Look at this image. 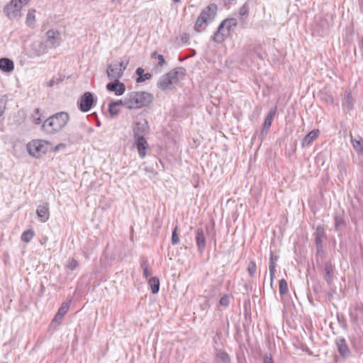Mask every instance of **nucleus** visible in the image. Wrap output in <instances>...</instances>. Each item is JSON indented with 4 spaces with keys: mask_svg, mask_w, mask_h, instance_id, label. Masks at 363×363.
Listing matches in <instances>:
<instances>
[{
    "mask_svg": "<svg viewBox=\"0 0 363 363\" xmlns=\"http://www.w3.org/2000/svg\"><path fill=\"white\" fill-rule=\"evenodd\" d=\"M69 119V116L67 112L57 113L43 122L40 130L45 134L54 135L60 132L67 125Z\"/></svg>",
    "mask_w": 363,
    "mask_h": 363,
    "instance_id": "1",
    "label": "nucleus"
},
{
    "mask_svg": "<svg viewBox=\"0 0 363 363\" xmlns=\"http://www.w3.org/2000/svg\"><path fill=\"white\" fill-rule=\"evenodd\" d=\"M238 26V21L235 18H227L222 21L216 30L211 36V40L216 43L220 44L228 38L231 36L232 33Z\"/></svg>",
    "mask_w": 363,
    "mask_h": 363,
    "instance_id": "2",
    "label": "nucleus"
},
{
    "mask_svg": "<svg viewBox=\"0 0 363 363\" xmlns=\"http://www.w3.org/2000/svg\"><path fill=\"white\" fill-rule=\"evenodd\" d=\"M186 72L183 67H177L170 70L160 78L157 86L163 91L171 89V86L177 84L180 79L186 75Z\"/></svg>",
    "mask_w": 363,
    "mask_h": 363,
    "instance_id": "3",
    "label": "nucleus"
},
{
    "mask_svg": "<svg viewBox=\"0 0 363 363\" xmlns=\"http://www.w3.org/2000/svg\"><path fill=\"white\" fill-rule=\"evenodd\" d=\"M217 5L216 4H211L204 9H203L198 16L195 24L194 30L196 33H201L200 28L204 24L207 23L208 21H213L216 15Z\"/></svg>",
    "mask_w": 363,
    "mask_h": 363,
    "instance_id": "4",
    "label": "nucleus"
},
{
    "mask_svg": "<svg viewBox=\"0 0 363 363\" xmlns=\"http://www.w3.org/2000/svg\"><path fill=\"white\" fill-rule=\"evenodd\" d=\"M50 143L44 140H33L27 144V150L33 157L39 158L48 151Z\"/></svg>",
    "mask_w": 363,
    "mask_h": 363,
    "instance_id": "5",
    "label": "nucleus"
},
{
    "mask_svg": "<svg viewBox=\"0 0 363 363\" xmlns=\"http://www.w3.org/2000/svg\"><path fill=\"white\" fill-rule=\"evenodd\" d=\"M96 99L93 93L86 91L84 93L77 101L78 108L83 113L89 111L96 104Z\"/></svg>",
    "mask_w": 363,
    "mask_h": 363,
    "instance_id": "6",
    "label": "nucleus"
},
{
    "mask_svg": "<svg viewBox=\"0 0 363 363\" xmlns=\"http://www.w3.org/2000/svg\"><path fill=\"white\" fill-rule=\"evenodd\" d=\"M131 99L134 101L135 106L140 108L150 104L152 101V95L145 91L131 92Z\"/></svg>",
    "mask_w": 363,
    "mask_h": 363,
    "instance_id": "7",
    "label": "nucleus"
},
{
    "mask_svg": "<svg viewBox=\"0 0 363 363\" xmlns=\"http://www.w3.org/2000/svg\"><path fill=\"white\" fill-rule=\"evenodd\" d=\"M21 7L22 1L21 0H12L4 7V12L11 20L19 15Z\"/></svg>",
    "mask_w": 363,
    "mask_h": 363,
    "instance_id": "8",
    "label": "nucleus"
},
{
    "mask_svg": "<svg viewBox=\"0 0 363 363\" xmlns=\"http://www.w3.org/2000/svg\"><path fill=\"white\" fill-rule=\"evenodd\" d=\"M206 234H208V228L205 233L203 228H197L195 235V241L198 252L202 255L206 247Z\"/></svg>",
    "mask_w": 363,
    "mask_h": 363,
    "instance_id": "9",
    "label": "nucleus"
},
{
    "mask_svg": "<svg viewBox=\"0 0 363 363\" xmlns=\"http://www.w3.org/2000/svg\"><path fill=\"white\" fill-rule=\"evenodd\" d=\"M46 44L50 48H55L61 43L60 33L55 29L48 30L46 33Z\"/></svg>",
    "mask_w": 363,
    "mask_h": 363,
    "instance_id": "10",
    "label": "nucleus"
},
{
    "mask_svg": "<svg viewBox=\"0 0 363 363\" xmlns=\"http://www.w3.org/2000/svg\"><path fill=\"white\" fill-rule=\"evenodd\" d=\"M335 267L331 261H327L324 263L323 277L328 286H330L335 279Z\"/></svg>",
    "mask_w": 363,
    "mask_h": 363,
    "instance_id": "11",
    "label": "nucleus"
},
{
    "mask_svg": "<svg viewBox=\"0 0 363 363\" xmlns=\"http://www.w3.org/2000/svg\"><path fill=\"white\" fill-rule=\"evenodd\" d=\"M335 343L337 347V351L342 358L345 359L351 356V351L348 347V345L345 337H337L335 340Z\"/></svg>",
    "mask_w": 363,
    "mask_h": 363,
    "instance_id": "12",
    "label": "nucleus"
},
{
    "mask_svg": "<svg viewBox=\"0 0 363 363\" xmlns=\"http://www.w3.org/2000/svg\"><path fill=\"white\" fill-rule=\"evenodd\" d=\"M71 300L63 302L58 308L57 312L52 318L50 326H56L60 324L65 315L67 314Z\"/></svg>",
    "mask_w": 363,
    "mask_h": 363,
    "instance_id": "13",
    "label": "nucleus"
},
{
    "mask_svg": "<svg viewBox=\"0 0 363 363\" xmlns=\"http://www.w3.org/2000/svg\"><path fill=\"white\" fill-rule=\"evenodd\" d=\"M133 138L145 137L149 132V125L147 120L137 121L133 128Z\"/></svg>",
    "mask_w": 363,
    "mask_h": 363,
    "instance_id": "14",
    "label": "nucleus"
},
{
    "mask_svg": "<svg viewBox=\"0 0 363 363\" xmlns=\"http://www.w3.org/2000/svg\"><path fill=\"white\" fill-rule=\"evenodd\" d=\"M107 91L113 92L116 96H121L125 91V85L124 83L118 80H112L106 86Z\"/></svg>",
    "mask_w": 363,
    "mask_h": 363,
    "instance_id": "15",
    "label": "nucleus"
},
{
    "mask_svg": "<svg viewBox=\"0 0 363 363\" xmlns=\"http://www.w3.org/2000/svg\"><path fill=\"white\" fill-rule=\"evenodd\" d=\"M134 138V146L137 148L139 157L141 159L145 158L146 155V150L149 147L147 140L145 137H138Z\"/></svg>",
    "mask_w": 363,
    "mask_h": 363,
    "instance_id": "16",
    "label": "nucleus"
},
{
    "mask_svg": "<svg viewBox=\"0 0 363 363\" xmlns=\"http://www.w3.org/2000/svg\"><path fill=\"white\" fill-rule=\"evenodd\" d=\"M118 67L116 63L108 65L106 73L109 80H118L123 77L121 68Z\"/></svg>",
    "mask_w": 363,
    "mask_h": 363,
    "instance_id": "17",
    "label": "nucleus"
},
{
    "mask_svg": "<svg viewBox=\"0 0 363 363\" xmlns=\"http://www.w3.org/2000/svg\"><path fill=\"white\" fill-rule=\"evenodd\" d=\"M36 214L38 219L43 222H46L50 217L49 205L48 203H45L43 205L38 206L36 210Z\"/></svg>",
    "mask_w": 363,
    "mask_h": 363,
    "instance_id": "18",
    "label": "nucleus"
},
{
    "mask_svg": "<svg viewBox=\"0 0 363 363\" xmlns=\"http://www.w3.org/2000/svg\"><path fill=\"white\" fill-rule=\"evenodd\" d=\"M318 129H313L310 131L302 140V147H308L319 136Z\"/></svg>",
    "mask_w": 363,
    "mask_h": 363,
    "instance_id": "19",
    "label": "nucleus"
},
{
    "mask_svg": "<svg viewBox=\"0 0 363 363\" xmlns=\"http://www.w3.org/2000/svg\"><path fill=\"white\" fill-rule=\"evenodd\" d=\"M313 235L315 246L323 245V240L326 238L324 227L321 225H318Z\"/></svg>",
    "mask_w": 363,
    "mask_h": 363,
    "instance_id": "20",
    "label": "nucleus"
},
{
    "mask_svg": "<svg viewBox=\"0 0 363 363\" xmlns=\"http://www.w3.org/2000/svg\"><path fill=\"white\" fill-rule=\"evenodd\" d=\"M354 102L355 100L352 98L351 92L346 91L344 94L343 108L347 111H352L354 108Z\"/></svg>",
    "mask_w": 363,
    "mask_h": 363,
    "instance_id": "21",
    "label": "nucleus"
},
{
    "mask_svg": "<svg viewBox=\"0 0 363 363\" xmlns=\"http://www.w3.org/2000/svg\"><path fill=\"white\" fill-rule=\"evenodd\" d=\"M14 69L13 60L7 57L0 59V69L4 72H11Z\"/></svg>",
    "mask_w": 363,
    "mask_h": 363,
    "instance_id": "22",
    "label": "nucleus"
},
{
    "mask_svg": "<svg viewBox=\"0 0 363 363\" xmlns=\"http://www.w3.org/2000/svg\"><path fill=\"white\" fill-rule=\"evenodd\" d=\"M147 281V284L151 289V292L153 294H156L160 291V279L157 277H152Z\"/></svg>",
    "mask_w": 363,
    "mask_h": 363,
    "instance_id": "23",
    "label": "nucleus"
},
{
    "mask_svg": "<svg viewBox=\"0 0 363 363\" xmlns=\"http://www.w3.org/2000/svg\"><path fill=\"white\" fill-rule=\"evenodd\" d=\"M277 111V107L271 108L269 113H267L266 118H264V121L263 123V127L266 128H270L273 119L275 116Z\"/></svg>",
    "mask_w": 363,
    "mask_h": 363,
    "instance_id": "24",
    "label": "nucleus"
},
{
    "mask_svg": "<svg viewBox=\"0 0 363 363\" xmlns=\"http://www.w3.org/2000/svg\"><path fill=\"white\" fill-rule=\"evenodd\" d=\"M135 74L138 75L136 82L138 83H142L151 78L152 75L150 73L144 74V69L142 67L136 69Z\"/></svg>",
    "mask_w": 363,
    "mask_h": 363,
    "instance_id": "25",
    "label": "nucleus"
},
{
    "mask_svg": "<svg viewBox=\"0 0 363 363\" xmlns=\"http://www.w3.org/2000/svg\"><path fill=\"white\" fill-rule=\"evenodd\" d=\"M346 226V222L344 216L341 214H336L334 217V228L335 230L337 231L340 228Z\"/></svg>",
    "mask_w": 363,
    "mask_h": 363,
    "instance_id": "26",
    "label": "nucleus"
},
{
    "mask_svg": "<svg viewBox=\"0 0 363 363\" xmlns=\"http://www.w3.org/2000/svg\"><path fill=\"white\" fill-rule=\"evenodd\" d=\"M215 355L216 358L219 359L223 363L230 362V355L224 350H216Z\"/></svg>",
    "mask_w": 363,
    "mask_h": 363,
    "instance_id": "27",
    "label": "nucleus"
},
{
    "mask_svg": "<svg viewBox=\"0 0 363 363\" xmlns=\"http://www.w3.org/2000/svg\"><path fill=\"white\" fill-rule=\"evenodd\" d=\"M351 143L356 150V152L359 154H363V140L361 138L359 140L351 138Z\"/></svg>",
    "mask_w": 363,
    "mask_h": 363,
    "instance_id": "28",
    "label": "nucleus"
},
{
    "mask_svg": "<svg viewBox=\"0 0 363 363\" xmlns=\"http://www.w3.org/2000/svg\"><path fill=\"white\" fill-rule=\"evenodd\" d=\"M34 231L32 229L24 231L21 237L22 241L29 242L34 236Z\"/></svg>",
    "mask_w": 363,
    "mask_h": 363,
    "instance_id": "29",
    "label": "nucleus"
},
{
    "mask_svg": "<svg viewBox=\"0 0 363 363\" xmlns=\"http://www.w3.org/2000/svg\"><path fill=\"white\" fill-rule=\"evenodd\" d=\"M288 284L284 279H281L279 282V292L281 296L285 295L288 292Z\"/></svg>",
    "mask_w": 363,
    "mask_h": 363,
    "instance_id": "30",
    "label": "nucleus"
},
{
    "mask_svg": "<svg viewBox=\"0 0 363 363\" xmlns=\"http://www.w3.org/2000/svg\"><path fill=\"white\" fill-rule=\"evenodd\" d=\"M32 122L35 125H40L42 123V119L40 116V109L35 108V112L32 114L30 118Z\"/></svg>",
    "mask_w": 363,
    "mask_h": 363,
    "instance_id": "31",
    "label": "nucleus"
},
{
    "mask_svg": "<svg viewBox=\"0 0 363 363\" xmlns=\"http://www.w3.org/2000/svg\"><path fill=\"white\" fill-rule=\"evenodd\" d=\"M125 107L128 109H136V104H135L134 101L131 99V93H130L127 97L125 98Z\"/></svg>",
    "mask_w": 363,
    "mask_h": 363,
    "instance_id": "32",
    "label": "nucleus"
},
{
    "mask_svg": "<svg viewBox=\"0 0 363 363\" xmlns=\"http://www.w3.org/2000/svg\"><path fill=\"white\" fill-rule=\"evenodd\" d=\"M257 269V265L254 260H251L247 266V272L251 277H254Z\"/></svg>",
    "mask_w": 363,
    "mask_h": 363,
    "instance_id": "33",
    "label": "nucleus"
},
{
    "mask_svg": "<svg viewBox=\"0 0 363 363\" xmlns=\"http://www.w3.org/2000/svg\"><path fill=\"white\" fill-rule=\"evenodd\" d=\"M35 11H29L26 16V23L30 27H33L35 24V15H34Z\"/></svg>",
    "mask_w": 363,
    "mask_h": 363,
    "instance_id": "34",
    "label": "nucleus"
},
{
    "mask_svg": "<svg viewBox=\"0 0 363 363\" xmlns=\"http://www.w3.org/2000/svg\"><path fill=\"white\" fill-rule=\"evenodd\" d=\"M325 255V250L323 245L316 246V262H318L320 259H323Z\"/></svg>",
    "mask_w": 363,
    "mask_h": 363,
    "instance_id": "35",
    "label": "nucleus"
},
{
    "mask_svg": "<svg viewBox=\"0 0 363 363\" xmlns=\"http://www.w3.org/2000/svg\"><path fill=\"white\" fill-rule=\"evenodd\" d=\"M151 57L158 60L157 66L162 67L164 64L166 63L164 56L162 55L157 54L156 51H154L151 54Z\"/></svg>",
    "mask_w": 363,
    "mask_h": 363,
    "instance_id": "36",
    "label": "nucleus"
},
{
    "mask_svg": "<svg viewBox=\"0 0 363 363\" xmlns=\"http://www.w3.org/2000/svg\"><path fill=\"white\" fill-rule=\"evenodd\" d=\"M249 4L245 2L239 9V14L240 16H247L249 15Z\"/></svg>",
    "mask_w": 363,
    "mask_h": 363,
    "instance_id": "37",
    "label": "nucleus"
},
{
    "mask_svg": "<svg viewBox=\"0 0 363 363\" xmlns=\"http://www.w3.org/2000/svg\"><path fill=\"white\" fill-rule=\"evenodd\" d=\"M178 226L176 225L172 233L171 242L173 245H176L179 242V238L177 235Z\"/></svg>",
    "mask_w": 363,
    "mask_h": 363,
    "instance_id": "38",
    "label": "nucleus"
},
{
    "mask_svg": "<svg viewBox=\"0 0 363 363\" xmlns=\"http://www.w3.org/2000/svg\"><path fill=\"white\" fill-rule=\"evenodd\" d=\"M230 304V296L228 294L223 295L219 300V306L225 308L228 307Z\"/></svg>",
    "mask_w": 363,
    "mask_h": 363,
    "instance_id": "39",
    "label": "nucleus"
},
{
    "mask_svg": "<svg viewBox=\"0 0 363 363\" xmlns=\"http://www.w3.org/2000/svg\"><path fill=\"white\" fill-rule=\"evenodd\" d=\"M63 80V77L61 76L53 77L48 82V86L52 87L55 85L59 84Z\"/></svg>",
    "mask_w": 363,
    "mask_h": 363,
    "instance_id": "40",
    "label": "nucleus"
},
{
    "mask_svg": "<svg viewBox=\"0 0 363 363\" xmlns=\"http://www.w3.org/2000/svg\"><path fill=\"white\" fill-rule=\"evenodd\" d=\"M349 315H350L351 323L353 325L358 324L359 320L360 318H362L357 313H356L354 311H350Z\"/></svg>",
    "mask_w": 363,
    "mask_h": 363,
    "instance_id": "41",
    "label": "nucleus"
},
{
    "mask_svg": "<svg viewBox=\"0 0 363 363\" xmlns=\"http://www.w3.org/2000/svg\"><path fill=\"white\" fill-rule=\"evenodd\" d=\"M66 266L68 269L73 271L79 266V262L75 259L71 258L67 261Z\"/></svg>",
    "mask_w": 363,
    "mask_h": 363,
    "instance_id": "42",
    "label": "nucleus"
},
{
    "mask_svg": "<svg viewBox=\"0 0 363 363\" xmlns=\"http://www.w3.org/2000/svg\"><path fill=\"white\" fill-rule=\"evenodd\" d=\"M128 63H129V60H128V59H126V57H125V60L121 59L119 62L116 63V65L118 66V67L121 68L123 75L124 71L127 68Z\"/></svg>",
    "mask_w": 363,
    "mask_h": 363,
    "instance_id": "43",
    "label": "nucleus"
},
{
    "mask_svg": "<svg viewBox=\"0 0 363 363\" xmlns=\"http://www.w3.org/2000/svg\"><path fill=\"white\" fill-rule=\"evenodd\" d=\"M269 274H270V284H271V286H272L273 281L274 279L275 272H276V265H274L273 263L269 264Z\"/></svg>",
    "mask_w": 363,
    "mask_h": 363,
    "instance_id": "44",
    "label": "nucleus"
},
{
    "mask_svg": "<svg viewBox=\"0 0 363 363\" xmlns=\"http://www.w3.org/2000/svg\"><path fill=\"white\" fill-rule=\"evenodd\" d=\"M108 113L111 116H113L117 115L119 113V110L116 108V107L113 105L111 102L108 104Z\"/></svg>",
    "mask_w": 363,
    "mask_h": 363,
    "instance_id": "45",
    "label": "nucleus"
},
{
    "mask_svg": "<svg viewBox=\"0 0 363 363\" xmlns=\"http://www.w3.org/2000/svg\"><path fill=\"white\" fill-rule=\"evenodd\" d=\"M321 99L325 101L326 103L332 104L333 102V97L331 94H329L328 93H323Z\"/></svg>",
    "mask_w": 363,
    "mask_h": 363,
    "instance_id": "46",
    "label": "nucleus"
},
{
    "mask_svg": "<svg viewBox=\"0 0 363 363\" xmlns=\"http://www.w3.org/2000/svg\"><path fill=\"white\" fill-rule=\"evenodd\" d=\"M263 363H275L271 353H265L264 354Z\"/></svg>",
    "mask_w": 363,
    "mask_h": 363,
    "instance_id": "47",
    "label": "nucleus"
},
{
    "mask_svg": "<svg viewBox=\"0 0 363 363\" xmlns=\"http://www.w3.org/2000/svg\"><path fill=\"white\" fill-rule=\"evenodd\" d=\"M181 40L184 45L189 44V35L186 33H183L181 35Z\"/></svg>",
    "mask_w": 363,
    "mask_h": 363,
    "instance_id": "48",
    "label": "nucleus"
},
{
    "mask_svg": "<svg viewBox=\"0 0 363 363\" xmlns=\"http://www.w3.org/2000/svg\"><path fill=\"white\" fill-rule=\"evenodd\" d=\"M269 128H266L264 127H262V129L259 135V138L261 141H262L264 139V138L266 137V135H267V133L269 132Z\"/></svg>",
    "mask_w": 363,
    "mask_h": 363,
    "instance_id": "49",
    "label": "nucleus"
},
{
    "mask_svg": "<svg viewBox=\"0 0 363 363\" xmlns=\"http://www.w3.org/2000/svg\"><path fill=\"white\" fill-rule=\"evenodd\" d=\"M354 311L357 313L362 318H363V305H356Z\"/></svg>",
    "mask_w": 363,
    "mask_h": 363,
    "instance_id": "50",
    "label": "nucleus"
},
{
    "mask_svg": "<svg viewBox=\"0 0 363 363\" xmlns=\"http://www.w3.org/2000/svg\"><path fill=\"white\" fill-rule=\"evenodd\" d=\"M140 267L143 270L145 269L149 268V262L148 260L145 258H143L140 261Z\"/></svg>",
    "mask_w": 363,
    "mask_h": 363,
    "instance_id": "51",
    "label": "nucleus"
},
{
    "mask_svg": "<svg viewBox=\"0 0 363 363\" xmlns=\"http://www.w3.org/2000/svg\"><path fill=\"white\" fill-rule=\"evenodd\" d=\"M278 256L274 255V253L271 251L270 252V257H269V264L273 263L274 265H276V262L278 260Z\"/></svg>",
    "mask_w": 363,
    "mask_h": 363,
    "instance_id": "52",
    "label": "nucleus"
},
{
    "mask_svg": "<svg viewBox=\"0 0 363 363\" xmlns=\"http://www.w3.org/2000/svg\"><path fill=\"white\" fill-rule=\"evenodd\" d=\"M66 147V145L64 144V143H59L58 145H57L54 148H53V151L55 152H57L58 151H60V150H63Z\"/></svg>",
    "mask_w": 363,
    "mask_h": 363,
    "instance_id": "53",
    "label": "nucleus"
},
{
    "mask_svg": "<svg viewBox=\"0 0 363 363\" xmlns=\"http://www.w3.org/2000/svg\"><path fill=\"white\" fill-rule=\"evenodd\" d=\"M125 99H119L115 101H111V103L114 105L116 107L118 106H125Z\"/></svg>",
    "mask_w": 363,
    "mask_h": 363,
    "instance_id": "54",
    "label": "nucleus"
},
{
    "mask_svg": "<svg viewBox=\"0 0 363 363\" xmlns=\"http://www.w3.org/2000/svg\"><path fill=\"white\" fill-rule=\"evenodd\" d=\"M237 362L238 363H247L245 357L241 354H237Z\"/></svg>",
    "mask_w": 363,
    "mask_h": 363,
    "instance_id": "55",
    "label": "nucleus"
},
{
    "mask_svg": "<svg viewBox=\"0 0 363 363\" xmlns=\"http://www.w3.org/2000/svg\"><path fill=\"white\" fill-rule=\"evenodd\" d=\"M143 277L145 278L146 280H148L150 277V271L149 270V268L145 269L143 270Z\"/></svg>",
    "mask_w": 363,
    "mask_h": 363,
    "instance_id": "56",
    "label": "nucleus"
},
{
    "mask_svg": "<svg viewBox=\"0 0 363 363\" xmlns=\"http://www.w3.org/2000/svg\"><path fill=\"white\" fill-rule=\"evenodd\" d=\"M186 57H179V62H183Z\"/></svg>",
    "mask_w": 363,
    "mask_h": 363,
    "instance_id": "57",
    "label": "nucleus"
},
{
    "mask_svg": "<svg viewBox=\"0 0 363 363\" xmlns=\"http://www.w3.org/2000/svg\"><path fill=\"white\" fill-rule=\"evenodd\" d=\"M192 52H193V55H190L191 57H192V56L196 55V50H192Z\"/></svg>",
    "mask_w": 363,
    "mask_h": 363,
    "instance_id": "58",
    "label": "nucleus"
},
{
    "mask_svg": "<svg viewBox=\"0 0 363 363\" xmlns=\"http://www.w3.org/2000/svg\"><path fill=\"white\" fill-rule=\"evenodd\" d=\"M173 1H174V2H177V3L180 1V0H173Z\"/></svg>",
    "mask_w": 363,
    "mask_h": 363,
    "instance_id": "59",
    "label": "nucleus"
},
{
    "mask_svg": "<svg viewBox=\"0 0 363 363\" xmlns=\"http://www.w3.org/2000/svg\"><path fill=\"white\" fill-rule=\"evenodd\" d=\"M99 125H100V123H99V122H98V123H97V126H99Z\"/></svg>",
    "mask_w": 363,
    "mask_h": 363,
    "instance_id": "60",
    "label": "nucleus"
}]
</instances>
